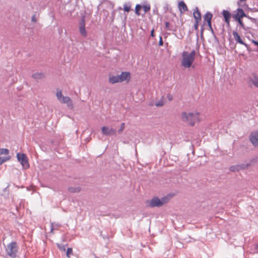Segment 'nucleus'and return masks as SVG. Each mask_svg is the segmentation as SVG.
Returning a JSON list of instances; mask_svg holds the SVG:
<instances>
[{"mask_svg": "<svg viewBox=\"0 0 258 258\" xmlns=\"http://www.w3.org/2000/svg\"><path fill=\"white\" fill-rule=\"evenodd\" d=\"M178 8L181 13L187 11V7L185 3L181 1L178 3Z\"/></svg>", "mask_w": 258, "mask_h": 258, "instance_id": "nucleus-16", "label": "nucleus"}, {"mask_svg": "<svg viewBox=\"0 0 258 258\" xmlns=\"http://www.w3.org/2000/svg\"><path fill=\"white\" fill-rule=\"evenodd\" d=\"M168 200L169 198L167 197H164L161 199H159L158 197H154L150 201H147V205L151 208L161 207L167 203Z\"/></svg>", "mask_w": 258, "mask_h": 258, "instance_id": "nucleus-4", "label": "nucleus"}, {"mask_svg": "<svg viewBox=\"0 0 258 258\" xmlns=\"http://www.w3.org/2000/svg\"><path fill=\"white\" fill-rule=\"evenodd\" d=\"M68 190L72 193H78L81 191V188L79 186H71L68 188Z\"/></svg>", "mask_w": 258, "mask_h": 258, "instance_id": "nucleus-19", "label": "nucleus"}, {"mask_svg": "<svg viewBox=\"0 0 258 258\" xmlns=\"http://www.w3.org/2000/svg\"><path fill=\"white\" fill-rule=\"evenodd\" d=\"M73 254V249L71 247H69L67 248L66 251V255L68 258H70L71 255Z\"/></svg>", "mask_w": 258, "mask_h": 258, "instance_id": "nucleus-25", "label": "nucleus"}, {"mask_svg": "<svg viewBox=\"0 0 258 258\" xmlns=\"http://www.w3.org/2000/svg\"><path fill=\"white\" fill-rule=\"evenodd\" d=\"M205 24V23H204L203 25ZM204 25H202L201 26V37H203V31H204Z\"/></svg>", "mask_w": 258, "mask_h": 258, "instance_id": "nucleus-40", "label": "nucleus"}, {"mask_svg": "<svg viewBox=\"0 0 258 258\" xmlns=\"http://www.w3.org/2000/svg\"><path fill=\"white\" fill-rule=\"evenodd\" d=\"M32 77L36 80H38L43 78L44 77V74L43 73H35L33 74Z\"/></svg>", "mask_w": 258, "mask_h": 258, "instance_id": "nucleus-18", "label": "nucleus"}, {"mask_svg": "<svg viewBox=\"0 0 258 258\" xmlns=\"http://www.w3.org/2000/svg\"><path fill=\"white\" fill-rule=\"evenodd\" d=\"M16 157L18 162L21 163L22 166L24 168L27 169L29 167L30 165L28 162V159L25 154L21 153L20 152L17 153Z\"/></svg>", "mask_w": 258, "mask_h": 258, "instance_id": "nucleus-7", "label": "nucleus"}, {"mask_svg": "<svg viewBox=\"0 0 258 258\" xmlns=\"http://www.w3.org/2000/svg\"><path fill=\"white\" fill-rule=\"evenodd\" d=\"M239 24V25L241 26L242 28H243L245 30H247L248 29H249V27H245L244 26V24H243L242 19H236L235 20Z\"/></svg>", "mask_w": 258, "mask_h": 258, "instance_id": "nucleus-23", "label": "nucleus"}, {"mask_svg": "<svg viewBox=\"0 0 258 258\" xmlns=\"http://www.w3.org/2000/svg\"><path fill=\"white\" fill-rule=\"evenodd\" d=\"M102 133L103 135L105 136H112L116 134V130L111 128L109 129V128L106 126H103L101 127Z\"/></svg>", "mask_w": 258, "mask_h": 258, "instance_id": "nucleus-10", "label": "nucleus"}, {"mask_svg": "<svg viewBox=\"0 0 258 258\" xmlns=\"http://www.w3.org/2000/svg\"><path fill=\"white\" fill-rule=\"evenodd\" d=\"M250 163H241L240 164H238V168L239 171L240 170H243L247 168L249 165Z\"/></svg>", "mask_w": 258, "mask_h": 258, "instance_id": "nucleus-20", "label": "nucleus"}, {"mask_svg": "<svg viewBox=\"0 0 258 258\" xmlns=\"http://www.w3.org/2000/svg\"><path fill=\"white\" fill-rule=\"evenodd\" d=\"M245 17H247V15L244 13V10L240 8L237 9V13L233 16L235 20L242 19V18Z\"/></svg>", "mask_w": 258, "mask_h": 258, "instance_id": "nucleus-11", "label": "nucleus"}, {"mask_svg": "<svg viewBox=\"0 0 258 258\" xmlns=\"http://www.w3.org/2000/svg\"><path fill=\"white\" fill-rule=\"evenodd\" d=\"M151 36L153 37H154V30L152 29L151 31Z\"/></svg>", "mask_w": 258, "mask_h": 258, "instance_id": "nucleus-43", "label": "nucleus"}, {"mask_svg": "<svg viewBox=\"0 0 258 258\" xmlns=\"http://www.w3.org/2000/svg\"><path fill=\"white\" fill-rule=\"evenodd\" d=\"M212 17H213L212 14L209 11L207 12L204 15V17H203L204 22H206V23L209 22V23L210 22H212Z\"/></svg>", "mask_w": 258, "mask_h": 258, "instance_id": "nucleus-15", "label": "nucleus"}, {"mask_svg": "<svg viewBox=\"0 0 258 258\" xmlns=\"http://www.w3.org/2000/svg\"><path fill=\"white\" fill-rule=\"evenodd\" d=\"M131 77V74L129 72H122L120 75L109 76L108 81L109 83L114 84L124 81H129Z\"/></svg>", "mask_w": 258, "mask_h": 258, "instance_id": "nucleus-2", "label": "nucleus"}, {"mask_svg": "<svg viewBox=\"0 0 258 258\" xmlns=\"http://www.w3.org/2000/svg\"><path fill=\"white\" fill-rule=\"evenodd\" d=\"M199 25V22L195 21V24H194V27L196 30H198Z\"/></svg>", "mask_w": 258, "mask_h": 258, "instance_id": "nucleus-37", "label": "nucleus"}, {"mask_svg": "<svg viewBox=\"0 0 258 258\" xmlns=\"http://www.w3.org/2000/svg\"><path fill=\"white\" fill-rule=\"evenodd\" d=\"M196 51L192 50L189 53L183 51L182 53L181 65L185 68H190L195 58Z\"/></svg>", "mask_w": 258, "mask_h": 258, "instance_id": "nucleus-1", "label": "nucleus"}, {"mask_svg": "<svg viewBox=\"0 0 258 258\" xmlns=\"http://www.w3.org/2000/svg\"><path fill=\"white\" fill-rule=\"evenodd\" d=\"M181 118L183 121L187 122L191 126L195 124L196 121L199 120V113L182 112L181 114Z\"/></svg>", "mask_w": 258, "mask_h": 258, "instance_id": "nucleus-3", "label": "nucleus"}, {"mask_svg": "<svg viewBox=\"0 0 258 258\" xmlns=\"http://www.w3.org/2000/svg\"><path fill=\"white\" fill-rule=\"evenodd\" d=\"M7 254L12 258L16 257L17 249V243L15 241H12L7 245L6 249Z\"/></svg>", "mask_w": 258, "mask_h": 258, "instance_id": "nucleus-5", "label": "nucleus"}, {"mask_svg": "<svg viewBox=\"0 0 258 258\" xmlns=\"http://www.w3.org/2000/svg\"><path fill=\"white\" fill-rule=\"evenodd\" d=\"M10 156H8L7 157H0V165H1L4 162L10 160Z\"/></svg>", "mask_w": 258, "mask_h": 258, "instance_id": "nucleus-21", "label": "nucleus"}, {"mask_svg": "<svg viewBox=\"0 0 258 258\" xmlns=\"http://www.w3.org/2000/svg\"><path fill=\"white\" fill-rule=\"evenodd\" d=\"M194 18L195 22H200L202 20L201 13L198 7H196L193 13Z\"/></svg>", "mask_w": 258, "mask_h": 258, "instance_id": "nucleus-14", "label": "nucleus"}, {"mask_svg": "<svg viewBox=\"0 0 258 258\" xmlns=\"http://www.w3.org/2000/svg\"><path fill=\"white\" fill-rule=\"evenodd\" d=\"M252 42L253 43V44L254 45L258 46V40L257 41V40H252Z\"/></svg>", "mask_w": 258, "mask_h": 258, "instance_id": "nucleus-42", "label": "nucleus"}, {"mask_svg": "<svg viewBox=\"0 0 258 258\" xmlns=\"http://www.w3.org/2000/svg\"><path fill=\"white\" fill-rule=\"evenodd\" d=\"M142 8L143 9L145 13H147L150 10V5H144L142 6Z\"/></svg>", "mask_w": 258, "mask_h": 258, "instance_id": "nucleus-29", "label": "nucleus"}, {"mask_svg": "<svg viewBox=\"0 0 258 258\" xmlns=\"http://www.w3.org/2000/svg\"><path fill=\"white\" fill-rule=\"evenodd\" d=\"M207 23V25H208V27H209V29L211 30L212 33L214 35L215 39H216L217 41H218V39L217 38V37L216 36V35H215L214 32V30H213V29L212 28V22H210L209 23L208 22Z\"/></svg>", "mask_w": 258, "mask_h": 258, "instance_id": "nucleus-24", "label": "nucleus"}, {"mask_svg": "<svg viewBox=\"0 0 258 258\" xmlns=\"http://www.w3.org/2000/svg\"><path fill=\"white\" fill-rule=\"evenodd\" d=\"M222 14L224 17L225 22L227 24L228 26H229L230 19L231 17V14L229 12V11L224 10L222 12Z\"/></svg>", "mask_w": 258, "mask_h": 258, "instance_id": "nucleus-12", "label": "nucleus"}, {"mask_svg": "<svg viewBox=\"0 0 258 258\" xmlns=\"http://www.w3.org/2000/svg\"><path fill=\"white\" fill-rule=\"evenodd\" d=\"M245 17L247 18V19H248L249 20H250L253 23H256L257 22L256 19L252 18L247 15V17Z\"/></svg>", "mask_w": 258, "mask_h": 258, "instance_id": "nucleus-31", "label": "nucleus"}, {"mask_svg": "<svg viewBox=\"0 0 258 258\" xmlns=\"http://www.w3.org/2000/svg\"><path fill=\"white\" fill-rule=\"evenodd\" d=\"M240 2H244L246 0H239Z\"/></svg>", "mask_w": 258, "mask_h": 258, "instance_id": "nucleus-46", "label": "nucleus"}, {"mask_svg": "<svg viewBox=\"0 0 258 258\" xmlns=\"http://www.w3.org/2000/svg\"><path fill=\"white\" fill-rule=\"evenodd\" d=\"M165 28L167 30H169V31H171L172 30L170 28V23L169 22H166L165 23Z\"/></svg>", "mask_w": 258, "mask_h": 258, "instance_id": "nucleus-34", "label": "nucleus"}, {"mask_svg": "<svg viewBox=\"0 0 258 258\" xmlns=\"http://www.w3.org/2000/svg\"><path fill=\"white\" fill-rule=\"evenodd\" d=\"M56 96L60 103H67L68 106H73V102L71 98L68 96H63L60 90L57 89Z\"/></svg>", "mask_w": 258, "mask_h": 258, "instance_id": "nucleus-6", "label": "nucleus"}, {"mask_svg": "<svg viewBox=\"0 0 258 258\" xmlns=\"http://www.w3.org/2000/svg\"><path fill=\"white\" fill-rule=\"evenodd\" d=\"M249 140L254 146H258V137L256 132H252L249 135Z\"/></svg>", "mask_w": 258, "mask_h": 258, "instance_id": "nucleus-13", "label": "nucleus"}, {"mask_svg": "<svg viewBox=\"0 0 258 258\" xmlns=\"http://www.w3.org/2000/svg\"><path fill=\"white\" fill-rule=\"evenodd\" d=\"M232 34L237 43L243 45L246 48L247 50H250L249 46L243 41V40L241 38L240 36L239 35L237 32L233 31L232 32Z\"/></svg>", "mask_w": 258, "mask_h": 258, "instance_id": "nucleus-9", "label": "nucleus"}, {"mask_svg": "<svg viewBox=\"0 0 258 258\" xmlns=\"http://www.w3.org/2000/svg\"><path fill=\"white\" fill-rule=\"evenodd\" d=\"M159 46H161L163 45V41L162 40V37L161 36H160L159 37V41L158 43Z\"/></svg>", "mask_w": 258, "mask_h": 258, "instance_id": "nucleus-36", "label": "nucleus"}, {"mask_svg": "<svg viewBox=\"0 0 258 258\" xmlns=\"http://www.w3.org/2000/svg\"><path fill=\"white\" fill-rule=\"evenodd\" d=\"M31 21L33 22H37V19L36 18V15L35 14H34L32 15V17H31Z\"/></svg>", "mask_w": 258, "mask_h": 258, "instance_id": "nucleus-38", "label": "nucleus"}, {"mask_svg": "<svg viewBox=\"0 0 258 258\" xmlns=\"http://www.w3.org/2000/svg\"><path fill=\"white\" fill-rule=\"evenodd\" d=\"M9 153V150L6 148H0V155L3 154L7 155Z\"/></svg>", "mask_w": 258, "mask_h": 258, "instance_id": "nucleus-26", "label": "nucleus"}, {"mask_svg": "<svg viewBox=\"0 0 258 258\" xmlns=\"http://www.w3.org/2000/svg\"><path fill=\"white\" fill-rule=\"evenodd\" d=\"M123 10L124 12H129L131 10V5L130 4H125L123 5Z\"/></svg>", "mask_w": 258, "mask_h": 258, "instance_id": "nucleus-27", "label": "nucleus"}, {"mask_svg": "<svg viewBox=\"0 0 258 258\" xmlns=\"http://www.w3.org/2000/svg\"><path fill=\"white\" fill-rule=\"evenodd\" d=\"M163 105L164 103L162 100L158 101L156 103V106L157 107H161L163 106Z\"/></svg>", "mask_w": 258, "mask_h": 258, "instance_id": "nucleus-33", "label": "nucleus"}, {"mask_svg": "<svg viewBox=\"0 0 258 258\" xmlns=\"http://www.w3.org/2000/svg\"><path fill=\"white\" fill-rule=\"evenodd\" d=\"M142 9V6L140 4H137L135 7V13L137 15L139 16L140 15V11Z\"/></svg>", "mask_w": 258, "mask_h": 258, "instance_id": "nucleus-22", "label": "nucleus"}, {"mask_svg": "<svg viewBox=\"0 0 258 258\" xmlns=\"http://www.w3.org/2000/svg\"><path fill=\"white\" fill-rule=\"evenodd\" d=\"M67 245H64V244H57V247L58 248V249L61 250V251H66V246Z\"/></svg>", "mask_w": 258, "mask_h": 258, "instance_id": "nucleus-30", "label": "nucleus"}, {"mask_svg": "<svg viewBox=\"0 0 258 258\" xmlns=\"http://www.w3.org/2000/svg\"><path fill=\"white\" fill-rule=\"evenodd\" d=\"M53 223L51 224V231H52L53 230Z\"/></svg>", "mask_w": 258, "mask_h": 258, "instance_id": "nucleus-45", "label": "nucleus"}, {"mask_svg": "<svg viewBox=\"0 0 258 258\" xmlns=\"http://www.w3.org/2000/svg\"><path fill=\"white\" fill-rule=\"evenodd\" d=\"M125 127V124L124 123H122L120 125V128L118 130V133H121L124 129Z\"/></svg>", "mask_w": 258, "mask_h": 258, "instance_id": "nucleus-32", "label": "nucleus"}, {"mask_svg": "<svg viewBox=\"0 0 258 258\" xmlns=\"http://www.w3.org/2000/svg\"><path fill=\"white\" fill-rule=\"evenodd\" d=\"M229 170L232 172L239 171L237 165L231 166L229 167Z\"/></svg>", "mask_w": 258, "mask_h": 258, "instance_id": "nucleus-28", "label": "nucleus"}, {"mask_svg": "<svg viewBox=\"0 0 258 258\" xmlns=\"http://www.w3.org/2000/svg\"><path fill=\"white\" fill-rule=\"evenodd\" d=\"M250 82H251L252 85L255 87L258 88V76L255 74H253L252 75V77L249 79Z\"/></svg>", "mask_w": 258, "mask_h": 258, "instance_id": "nucleus-17", "label": "nucleus"}, {"mask_svg": "<svg viewBox=\"0 0 258 258\" xmlns=\"http://www.w3.org/2000/svg\"><path fill=\"white\" fill-rule=\"evenodd\" d=\"M86 17L85 15L81 16V19L79 21V32L82 36L86 37L87 36V32L86 30L85 24H86Z\"/></svg>", "mask_w": 258, "mask_h": 258, "instance_id": "nucleus-8", "label": "nucleus"}, {"mask_svg": "<svg viewBox=\"0 0 258 258\" xmlns=\"http://www.w3.org/2000/svg\"><path fill=\"white\" fill-rule=\"evenodd\" d=\"M167 97L169 101H171L173 99V97L170 94H168L167 95Z\"/></svg>", "mask_w": 258, "mask_h": 258, "instance_id": "nucleus-39", "label": "nucleus"}, {"mask_svg": "<svg viewBox=\"0 0 258 258\" xmlns=\"http://www.w3.org/2000/svg\"><path fill=\"white\" fill-rule=\"evenodd\" d=\"M254 248L255 250H258V242L255 245Z\"/></svg>", "mask_w": 258, "mask_h": 258, "instance_id": "nucleus-44", "label": "nucleus"}, {"mask_svg": "<svg viewBox=\"0 0 258 258\" xmlns=\"http://www.w3.org/2000/svg\"><path fill=\"white\" fill-rule=\"evenodd\" d=\"M57 226H60V225H58V224H56V225Z\"/></svg>", "mask_w": 258, "mask_h": 258, "instance_id": "nucleus-47", "label": "nucleus"}, {"mask_svg": "<svg viewBox=\"0 0 258 258\" xmlns=\"http://www.w3.org/2000/svg\"><path fill=\"white\" fill-rule=\"evenodd\" d=\"M153 13L155 14H158V9L156 7H155V8L153 10Z\"/></svg>", "mask_w": 258, "mask_h": 258, "instance_id": "nucleus-41", "label": "nucleus"}, {"mask_svg": "<svg viewBox=\"0 0 258 258\" xmlns=\"http://www.w3.org/2000/svg\"><path fill=\"white\" fill-rule=\"evenodd\" d=\"M229 45L230 46L231 49H234L235 48V47H236L235 44H234V43L233 41H231V40H230Z\"/></svg>", "mask_w": 258, "mask_h": 258, "instance_id": "nucleus-35", "label": "nucleus"}]
</instances>
